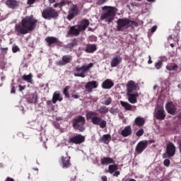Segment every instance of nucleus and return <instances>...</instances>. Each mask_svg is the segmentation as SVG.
<instances>
[{
	"label": "nucleus",
	"mask_w": 181,
	"mask_h": 181,
	"mask_svg": "<svg viewBox=\"0 0 181 181\" xmlns=\"http://www.w3.org/2000/svg\"><path fill=\"white\" fill-rule=\"evenodd\" d=\"M37 26V19L33 15L22 18L21 23L16 24L14 32L17 36H23L33 32Z\"/></svg>",
	"instance_id": "nucleus-1"
},
{
	"label": "nucleus",
	"mask_w": 181,
	"mask_h": 181,
	"mask_svg": "<svg viewBox=\"0 0 181 181\" xmlns=\"http://www.w3.org/2000/svg\"><path fill=\"white\" fill-rule=\"evenodd\" d=\"M103 13L100 16V21H105L107 23H111L115 19V15L118 12V8L115 6H105L102 8Z\"/></svg>",
	"instance_id": "nucleus-2"
},
{
	"label": "nucleus",
	"mask_w": 181,
	"mask_h": 181,
	"mask_svg": "<svg viewBox=\"0 0 181 181\" xmlns=\"http://www.w3.org/2000/svg\"><path fill=\"white\" fill-rule=\"evenodd\" d=\"M86 119L91 121L93 125H99L100 128H107V121L98 116L95 111H89L86 113Z\"/></svg>",
	"instance_id": "nucleus-3"
},
{
	"label": "nucleus",
	"mask_w": 181,
	"mask_h": 181,
	"mask_svg": "<svg viewBox=\"0 0 181 181\" xmlns=\"http://www.w3.org/2000/svg\"><path fill=\"white\" fill-rule=\"evenodd\" d=\"M71 124L74 129L84 132L86 130V117L82 115H78L71 120Z\"/></svg>",
	"instance_id": "nucleus-4"
},
{
	"label": "nucleus",
	"mask_w": 181,
	"mask_h": 181,
	"mask_svg": "<svg viewBox=\"0 0 181 181\" xmlns=\"http://www.w3.org/2000/svg\"><path fill=\"white\" fill-rule=\"evenodd\" d=\"M93 66H94V64L90 63L88 65L84 64L81 66H76L74 69L75 77H81L82 78H84V77H86V72L88 71Z\"/></svg>",
	"instance_id": "nucleus-5"
},
{
	"label": "nucleus",
	"mask_w": 181,
	"mask_h": 181,
	"mask_svg": "<svg viewBox=\"0 0 181 181\" xmlns=\"http://www.w3.org/2000/svg\"><path fill=\"white\" fill-rule=\"evenodd\" d=\"M42 16L44 19L50 21V19H57L59 18V13L52 7L45 8L42 12Z\"/></svg>",
	"instance_id": "nucleus-6"
},
{
	"label": "nucleus",
	"mask_w": 181,
	"mask_h": 181,
	"mask_svg": "<svg viewBox=\"0 0 181 181\" xmlns=\"http://www.w3.org/2000/svg\"><path fill=\"white\" fill-rule=\"evenodd\" d=\"M117 32H124L125 29H128V28L131 26V25H129V19L127 18L117 19Z\"/></svg>",
	"instance_id": "nucleus-7"
},
{
	"label": "nucleus",
	"mask_w": 181,
	"mask_h": 181,
	"mask_svg": "<svg viewBox=\"0 0 181 181\" xmlns=\"http://www.w3.org/2000/svg\"><path fill=\"white\" fill-rule=\"evenodd\" d=\"M80 13L78 10V6L76 4H73L68 11V15L66 16V19L69 21H73L74 18H76Z\"/></svg>",
	"instance_id": "nucleus-8"
},
{
	"label": "nucleus",
	"mask_w": 181,
	"mask_h": 181,
	"mask_svg": "<svg viewBox=\"0 0 181 181\" xmlns=\"http://www.w3.org/2000/svg\"><path fill=\"white\" fill-rule=\"evenodd\" d=\"M86 141V137L81 134H77L71 137L69 140V144H75V145H80Z\"/></svg>",
	"instance_id": "nucleus-9"
},
{
	"label": "nucleus",
	"mask_w": 181,
	"mask_h": 181,
	"mask_svg": "<svg viewBox=\"0 0 181 181\" xmlns=\"http://www.w3.org/2000/svg\"><path fill=\"white\" fill-rule=\"evenodd\" d=\"M81 32V31L80 30V28H78V26L77 25H72L69 28V30L66 33V37H70V36H79Z\"/></svg>",
	"instance_id": "nucleus-10"
},
{
	"label": "nucleus",
	"mask_w": 181,
	"mask_h": 181,
	"mask_svg": "<svg viewBox=\"0 0 181 181\" xmlns=\"http://www.w3.org/2000/svg\"><path fill=\"white\" fill-rule=\"evenodd\" d=\"M154 117L157 119H160V121H163L165 118H166V114H165V109L163 107L158 106L157 110H155Z\"/></svg>",
	"instance_id": "nucleus-11"
},
{
	"label": "nucleus",
	"mask_w": 181,
	"mask_h": 181,
	"mask_svg": "<svg viewBox=\"0 0 181 181\" xmlns=\"http://www.w3.org/2000/svg\"><path fill=\"white\" fill-rule=\"evenodd\" d=\"M146 148H148V141L142 140L137 144L135 151L137 153L141 154Z\"/></svg>",
	"instance_id": "nucleus-12"
},
{
	"label": "nucleus",
	"mask_w": 181,
	"mask_h": 181,
	"mask_svg": "<svg viewBox=\"0 0 181 181\" xmlns=\"http://www.w3.org/2000/svg\"><path fill=\"white\" fill-rule=\"evenodd\" d=\"M166 153L169 158L175 156V154L176 153V146L173 143L170 142L167 144Z\"/></svg>",
	"instance_id": "nucleus-13"
},
{
	"label": "nucleus",
	"mask_w": 181,
	"mask_h": 181,
	"mask_svg": "<svg viewBox=\"0 0 181 181\" xmlns=\"http://www.w3.org/2000/svg\"><path fill=\"white\" fill-rule=\"evenodd\" d=\"M73 60V56L70 54L64 55L62 58V60L59 61L57 64V66H66V64H69V63H71Z\"/></svg>",
	"instance_id": "nucleus-14"
},
{
	"label": "nucleus",
	"mask_w": 181,
	"mask_h": 181,
	"mask_svg": "<svg viewBox=\"0 0 181 181\" xmlns=\"http://www.w3.org/2000/svg\"><path fill=\"white\" fill-rule=\"evenodd\" d=\"M98 87V82L97 81H91L88 82L85 86V90L87 93H93V89Z\"/></svg>",
	"instance_id": "nucleus-15"
},
{
	"label": "nucleus",
	"mask_w": 181,
	"mask_h": 181,
	"mask_svg": "<svg viewBox=\"0 0 181 181\" xmlns=\"http://www.w3.org/2000/svg\"><path fill=\"white\" fill-rule=\"evenodd\" d=\"M70 159H71V157L70 156L61 157V163L62 165L63 169H69V168L71 166V162L70 161Z\"/></svg>",
	"instance_id": "nucleus-16"
},
{
	"label": "nucleus",
	"mask_w": 181,
	"mask_h": 181,
	"mask_svg": "<svg viewBox=\"0 0 181 181\" xmlns=\"http://www.w3.org/2000/svg\"><path fill=\"white\" fill-rule=\"evenodd\" d=\"M128 101L130 104H136L138 103V97H139V93L138 92H134V93H127Z\"/></svg>",
	"instance_id": "nucleus-17"
},
{
	"label": "nucleus",
	"mask_w": 181,
	"mask_h": 181,
	"mask_svg": "<svg viewBox=\"0 0 181 181\" xmlns=\"http://www.w3.org/2000/svg\"><path fill=\"white\" fill-rule=\"evenodd\" d=\"M121 63H122V57L119 55H117L113 57L111 59L110 66L111 67H118Z\"/></svg>",
	"instance_id": "nucleus-18"
},
{
	"label": "nucleus",
	"mask_w": 181,
	"mask_h": 181,
	"mask_svg": "<svg viewBox=\"0 0 181 181\" xmlns=\"http://www.w3.org/2000/svg\"><path fill=\"white\" fill-rule=\"evenodd\" d=\"M136 88H138V86L135 84V81H129L127 83V93H134V91H136Z\"/></svg>",
	"instance_id": "nucleus-19"
},
{
	"label": "nucleus",
	"mask_w": 181,
	"mask_h": 181,
	"mask_svg": "<svg viewBox=\"0 0 181 181\" xmlns=\"http://www.w3.org/2000/svg\"><path fill=\"white\" fill-rule=\"evenodd\" d=\"M165 109L167 112H168V114H170L171 115H175L177 110L175 105L173 104V102H169L168 103H167L165 105Z\"/></svg>",
	"instance_id": "nucleus-20"
},
{
	"label": "nucleus",
	"mask_w": 181,
	"mask_h": 181,
	"mask_svg": "<svg viewBox=\"0 0 181 181\" xmlns=\"http://www.w3.org/2000/svg\"><path fill=\"white\" fill-rule=\"evenodd\" d=\"M77 26L81 32H84L90 26V21L88 19H83Z\"/></svg>",
	"instance_id": "nucleus-21"
},
{
	"label": "nucleus",
	"mask_w": 181,
	"mask_h": 181,
	"mask_svg": "<svg viewBox=\"0 0 181 181\" xmlns=\"http://www.w3.org/2000/svg\"><path fill=\"white\" fill-rule=\"evenodd\" d=\"M5 5L10 9H16V8L19 6V1L16 0H6L5 1Z\"/></svg>",
	"instance_id": "nucleus-22"
},
{
	"label": "nucleus",
	"mask_w": 181,
	"mask_h": 181,
	"mask_svg": "<svg viewBox=\"0 0 181 181\" xmlns=\"http://www.w3.org/2000/svg\"><path fill=\"white\" fill-rule=\"evenodd\" d=\"M120 105H122V107H124V110L126 111H135V110H136V106L132 105L129 104L128 102L121 100Z\"/></svg>",
	"instance_id": "nucleus-23"
},
{
	"label": "nucleus",
	"mask_w": 181,
	"mask_h": 181,
	"mask_svg": "<svg viewBox=\"0 0 181 181\" xmlns=\"http://www.w3.org/2000/svg\"><path fill=\"white\" fill-rule=\"evenodd\" d=\"M114 87V83L111 79H106L102 83V88L110 90Z\"/></svg>",
	"instance_id": "nucleus-24"
},
{
	"label": "nucleus",
	"mask_w": 181,
	"mask_h": 181,
	"mask_svg": "<svg viewBox=\"0 0 181 181\" xmlns=\"http://www.w3.org/2000/svg\"><path fill=\"white\" fill-rule=\"evenodd\" d=\"M57 101H63V97L60 94V91H55L52 95V103L56 104Z\"/></svg>",
	"instance_id": "nucleus-25"
},
{
	"label": "nucleus",
	"mask_w": 181,
	"mask_h": 181,
	"mask_svg": "<svg viewBox=\"0 0 181 181\" xmlns=\"http://www.w3.org/2000/svg\"><path fill=\"white\" fill-rule=\"evenodd\" d=\"M78 40H77V38H74L72 41L66 45L64 46V49H69L70 52L73 50L74 47H76V46H78Z\"/></svg>",
	"instance_id": "nucleus-26"
},
{
	"label": "nucleus",
	"mask_w": 181,
	"mask_h": 181,
	"mask_svg": "<svg viewBox=\"0 0 181 181\" xmlns=\"http://www.w3.org/2000/svg\"><path fill=\"white\" fill-rule=\"evenodd\" d=\"M121 135L124 138L132 135V128L131 127V126L125 127L124 129L122 130Z\"/></svg>",
	"instance_id": "nucleus-27"
},
{
	"label": "nucleus",
	"mask_w": 181,
	"mask_h": 181,
	"mask_svg": "<svg viewBox=\"0 0 181 181\" xmlns=\"http://www.w3.org/2000/svg\"><path fill=\"white\" fill-rule=\"evenodd\" d=\"M100 163L104 166V165H111V163L114 164L115 163V161L112 158L103 157V158L100 159Z\"/></svg>",
	"instance_id": "nucleus-28"
},
{
	"label": "nucleus",
	"mask_w": 181,
	"mask_h": 181,
	"mask_svg": "<svg viewBox=\"0 0 181 181\" xmlns=\"http://www.w3.org/2000/svg\"><path fill=\"white\" fill-rule=\"evenodd\" d=\"M27 102L29 104H37V94L33 93L29 95L27 98Z\"/></svg>",
	"instance_id": "nucleus-29"
},
{
	"label": "nucleus",
	"mask_w": 181,
	"mask_h": 181,
	"mask_svg": "<svg viewBox=\"0 0 181 181\" xmlns=\"http://www.w3.org/2000/svg\"><path fill=\"white\" fill-rule=\"evenodd\" d=\"M99 142H102L105 145H108L111 142V134H104L100 139Z\"/></svg>",
	"instance_id": "nucleus-30"
},
{
	"label": "nucleus",
	"mask_w": 181,
	"mask_h": 181,
	"mask_svg": "<svg viewBox=\"0 0 181 181\" xmlns=\"http://www.w3.org/2000/svg\"><path fill=\"white\" fill-rule=\"evenodd\" d=\"M97 50V45L95 44H88L85 49L86 53H94Z\"/></svg>",
	"instance_id": "nucleus-31"
},
{
	"label": "nucleus",
	"mask_w": 181,
	"mask_h": 181,
	"mask_svg": "<svg viewBox=\"0 0 181 181\" xmlns=\"http://www.w3.org/2000/svg\"><path fill=\"white\" fill-rule=\"evenodd\" d=\"M134 124L137 127H144L145 125V118L137 117L134 119Z\"/></svg>",
	"instance_id": "nucleus-32"
},
{
	"label": "nucleus",
	"mask_w": 181,
	"mask_h": 181,
	"mask_svg": "<svg viewBox=\"0 0 181 181\" xmlns=\"http://www.w3.org/2000/svg\"><path fill=\"white\" fill-rule=\"evenodd\" d=\"M57 40V37H50V36H47L45 38V42L47 43L48 46H52V45H55L56 41Z\"/></svg>",
	"instance_id": "nucleus-33"
},
{
	"label": "nucleus",
	"mask_w": 181,
	"mask_h": 181,
	"mask_svg": "<svg viewBox=\"0 0 181 181\" xmlns=\"http://www.w3.org/2000/svg\"><path fill=\"white\" fill-rule=\"evenodd\" d=\"M118 170V165L117 164L114 165H110L108 167V170H107V173H110V175H112L114 172Z\"/></svg>",
	"instance_id": "nucleus-34"
},
{
	"label": "nucleus",
	"mask_w": 181,
	"mask_h": 181,
	"mask_svg": "<svg viewBox=\"0 0 181 181\" xmlns=\"http://www.w3.org/2000/svg\"><path fill=\"white\" fill-rule=\"evenodd\" d=\"M33 76H32V74H30L29 75L24 74L22 76V80L24 81H27V83H32V78Z\"/></svg>",
	"instance_id": "nucleus-35"
},
{
	"label": "nucleus",
	"mask_w": 181,
	"mask_h": 181,
	"mask_svg": "<svg viewBox=\"0 0 181 181\" xmlns=\"http://www.w3.org/2000/svg\"><path fill=\"white\" fill-rule=\"evenodd\" d=\"M109 109L107 106H100L98 109L99 114H107L108 112Z\"/></svg>",
	"instance_id": "nucleus-36"
},
{
	"label": "nucleus",
	"mask_w": 181,
	"mask_h": 181,
	"mask_svg": "<svg viewBox=\"0 0 181 181\" xmlns=\"http://www.w3.org/2000/svg\"><path fill=\"white\" fill-rule=\"evenodd\" d=\"M70 90V86H66L63 90V94L65 95L66 98H70V93H69Z\"/></svg>",
	"instance_id": "nucleus-37"
},
{
	"label": "nucleus",
	"mask_w": 181,
	"mask_h": 181,
	"mask_svg": "<svg viewBox=\"0 0 181 181\" xmlns=\"http://www.w3.org/2000/svg\"><path fill=\"white\" fill-rule=\"evenodd\" d=\"M59 5L61 6V8L62 6H66V5H70V1H69V0H62L59 2Z\"/></svg>",
	"instance_id": "nucleus-38"
},
{
	"label": "nucleus",
	"mask_w": 181,
	"mask_h": 181,
	"mask_svg": "<svg viewBox=\"0 0 181 181\" xmlns=\"http://www.w3.org/2000/svg\"><path fill=\"white\" fill-rule=\"evenodd\" d=\"M162 66H163V62H162V61L160 60L155 64V67L157 70H159L162 67Z\"/></svg>",
	"instance_id": "nucleus-39"
},
{
	"label": "nucleus",
	"mask_w": 181,
	"mask_h": 181,
	"mask_svg": "<svg viewBox=\"0 0 181 181\" xmlns=\"http://www.w3.org/2000/svg\"><path fill=\"white\" fill-rule=\"evenodd\" d=\"M109 111L113 115H115V114H118V112H119V110H118V108H114V107H111Z\"/></svg>",
	"instance_id": "nucleus-40"
},
{
	"label": "nucleus",
	"mask_w": 181,
	"mask_h": 181,
	"mask_svg": "<svg viewBox=\"0 0 181 181\" xmlns=\"http://www.w3.org/2000/svg\"><path fill=\"white\" fill-rule=\"evenodd\" d=\"M19 50H21V49L19 48V47H18V45H14L12 47L13 53H18Z\"/></svg>",
	"instance_id": "nucleus-41"
},
{
	"label": "nucleus",
	"mask_w": 181,
	"mask_h": 181,
	"mask_svg": "<svg viewBox=\"0 0 181 181\" xmlns=\"http://www.w3.org/2000/svg\"><path fill=\"white\" fill-rule=\"evenodd\" d=\"M144 129H140L136 133V136H142V135H144Z\"/></svg>",
	"instance_id": "nucleus-42"
},
{
	"label": "nucleus",
	"mask_w": 181,
	"mask_h": 181,
	"mask_svg": "<svg viewBox=\"0 0 181 181\" xmlns=\"http://www.w3.org/2000/svg\"><path fill=\"white\" fill-rule=\"evenodd\" d=\"M129 25H131V26H129V28H132V26H138V23L135 21H131L129 20Z\"/></svg>",
	"instance_id": "nucleus-43"
},
{
	"label": "nucleus",
	"mask_w": 181,
	"mask_h": 181,
	"mask_svg": "<svg viewBox=\"0 0 181 181\" xmlns=\"http://www.w3.org/2000/svg\"><path fill=\"white\" fill-rule=\"evenodd\" d=\"M55 45H57V46H59V47H63V42L59 40V38H57V41H55Z\"/></svg>",
	"instance_id": "nucleus-44"
},
{
	"label": "nucleus",
	"mask_w": 181,
	"mask_h": 181,
	"mask_svg": "<svg viewBox=\"0 0 181 181\" xmlns=\"http://www.w3.org/2000/svg\"><path fill=\"white\" fill-rule=\"evenodd\" d=\"M112 103V99L111 98H109L106 100H105V105H110Z\"/></svg>",
	"instance_id": "nucleus-45"
},
{
	"label": "nucleus",
	"mask_w": 181,
	"mask_h": 181,
	"mask_svg": "<svg viewBox=\"0 0 181 181\" xmlns=\"http://www.w3.org/2000/svg\"><path fill=\"white\" fill-rule=\"evenodd\" d=\"M163 163H164V166H169L170 165V160L169 159H165L163 161Z\"/></svg>",
	"instance_id": "nucleus-46"
},
{
	"label": "nucleus",
	"mask_w": 181,
	"mask_h": 181,
	"mask_svg": "<svg viewBox=\"0 0 181 181\" xmlns=\"http://www.w3.org/2000/svg\"><path fill=\"white\" fill-rule=\"evenodd\" d=\"M105 2H107V0H98L97 1V4L98 5H104V4H105Z\"/></svg>",
	"instance_id": "nucleus-47"
},
{
	"label": "nucleus",
	"mask_w": 181,
	"mask_h": 181,
	"mask_svg": "<svg viewBox=\"0 0 181 181\" xmlns=\"http://www.w3.org/2000/svg\"><path fill=\"white\" fill-rule=\"evenodd\" d=\"M71 97L74 100H77V99L80 98V95H78V94H74V93L71 94Z\"/></svg>",
	"instance_id": "nucleus-48"
},
{
	"label": "nucleus",
	"mask_w": 181,
	"mask_h": 181,
	"mask_svg": "<svg viewBox=\"0 0 181 181\" xmlns=\"http://www.w3.org/2000/svg\"><path fill=\"white\" fill-rule=\"evenodd\" d=\"M53 103L52 100H47L46 102V105L48 106V107H53V104L52 103Z\"/></svg>",
	"instance_id": "nucleus-49"
},
{
	"label": "nucleus",
	"mask_w": 181,
	"mask_h": 181,
	"mask_svg": "<svg viewBox=\"0 0 181 181\" xmlns=\"http://www.w3.org/2000/svg\"><path fill=\"white\" fill-rule=\"evenodd\" d=\"M156 29H158V26L153 25V26L151 28V33H153L156 32Z\"/></svg>",
	"instance_id": "nucleus-50"
},
{
	"label": "nucleus",
	"mask_w": 181,
	"mask_h": 181,
	"mask_svg": "<svg viewBox=\"0 0 181 181\" xmlns=\"http://www.w3.org/2000/svg\"><path fill=\"white\" fill-rule=\"evenodd\" d=\"M36 1V0H28V5H33V4Z\"/></svg>",
	"instance_id": "nucleus-51"
},
{
	"label": "nucleus",
	"mask_w": 181,
	"mask_h": 181,
	"mask_svg": "<svg viewBox=\"0 0 181 181\" xmlns=\"http://www.w3.org/2000/svg\"><path fill=\"white\" fill-rule=\"evenodd\" d=\"M18 88H19V89H18L19 91H23V90H25V88L26 87H25V86H22V85H19V86H18Z\"/></svg>",
	"instance_id": "nucleus-52"
},
{
	"label": "nucleus",
	"mask_w": 181,
	"mask_h": 181,
	"mask_svg": "<svg viewBox=\"0 0 181 181\" xmlns=\"http://www.w3.org/2000/svg\"><path fill=\"white\" fill-rule=\"evenodd\" d=\"M54 8H59V9H62V6H60V3H56L54 4Z\"/></svg>",
	"instance_id": "nucleus-53"
},
{
	"label": "nucleus",
	"mask_w": 181,
	"mask_h": 181,
	"mask_svg": "<svg viewBox=\"0 0 181 181\" xmlns=\"http://www.w3.org/2000/svg\"><path fill=\"white\" fill-rule=\"evenodd\" d=\"M119 175H120L119 171H115V173L113 174V176H115V177H118Z\"/></svg>",
	"instance_id": "nucleus-54"
},
{
	"label": "nucleus",
	"mask_w": 181,
	"mask_h": 181,
	"mask_svg": "<svg viewBox=\"0 0 181 181\" xmlns=\"http://www.w3.org/2000/svg\"><path fill=\"white\" fill-rule=\"evenodd\" d=\"M166 69L168 70L169 71H172V65H167Z\"/></svg>",
	"instance_id": "nucleus-55"
},
{
	"label": "nucleus",
	"mask_w": 181,
	"mask_h": 181,
	"mask_svg": "<svg viewBox=\"0 0 181 181\" xmlns=\"http://www.w3.org/2000/svg\"><path fill=\"white\" fill-rule=\"evenodd\" d=\"M11 94H15L16 90H15V86H13L11 90Z\"/></svg>",
	"instance_id": "nucleus-56"
},
{
	"label": "nucleus",
	"mask_w": 181,
	"mask_h": 181,
	"mask_svg": "<svg viewBox=\"0 0 181 181\" xmlns=\"http://www.w3.org/2000/svg\"><path fill=\"white\" fill-rule=\"evenodd\" d=\"M101 180H102V181H107V176L103 175V176L101 177Z\"/></svg>",
	"instance_id": "nucleus-57"
},
{
	"label": "nucleus",
	"mask_w": 181,
	"mask_h": 181,
	"mask_svg": "<svg viewBox=\"0 0 181 181\" xmlns=\"http://www.w3.org/2000/svg\"><path fill=\"white\" fill-rule=\"evenodd\" d=\"M5 181H15V180L12 177H8Z\"/></svg>",
	"instance_id": "nucleus-58"
},
{
	"label": "nucleus",
	"mask_w": 181,
	"mask_h": 181,
	"mask_svg": "<svg viewBox=\"0 0 181 181\" xmlns=\"http://www.w3.org/2000/svg\"><path fill=\"white\" fill-rule=\"evenodd\" d=\"M148 58H149V59L148 61V64H152L153 62H152V59L151 58V55L148 56Z\"/></svg>",
	"instance_id": "nucleus-59"
},
{
	"label": "nucleus",
	"mask_w": 181,
	"mask_h": 181,
	"mask_svg": "<svg viewBox=\"0 0 181 181\" xmlns=\"http://www.w3.org/2000/svg\"><path fill=\"white\" fill-rule=\"evenodd\" d=\"M176 69H177V65H176V64L171 66V70L175 71V70H176Z\"/></svg>",
	"instance_id": "nucleus-60"
},
{
	"label": "nucleus",
	"mask_w": 181,
	"mask_h": 181,
	"mask_svg": "<svg viewBox=\"0 0 181 181\" xmlns=\"http://www.w3.org/2000/svg\"><path fill=\"white\" fill-rule=\"evenodd\" d=\"M149 144H155V140L151 139L148 141Z\"/></svg>",
	"instance_id": "nucleus-61"
},
{
	"label": "nucleus",
	"mask_w": 181,
	"mask_h": 181,
	"mask_svg": "<svg viewBox=\"0 0 181 181\" xmlns=\"http://www.w3.org/2000/svg\"><path fill=\"white\" fill-rule=\"evenodd\" d=\"M1 52H4V50H8V47L4 48V47H1L0 48Z\"/></svg>",
	"instance_id": "nucleus-62"
},
{
	"label": "nucleus",
	"mask_w": 181,
	"mask_h": 181,
	"mask_svg": "<svg viewBox=\"0 0 181 181\" xmlns=\"http://www.w3.org/2000/svg\"><path fill=\"white\" fill-rule=\"evenodd\" d=\"M177 118H178V119H181V113L177 115Z\"/></svg>",
	"instance_id": "nucleus-63"
},
{
	"label": "nucleus",
	"mask_w": 181,
	"mask_h": 181,
	"mask_svg": "<svg viewBox=\"0 0 181 181\" xmlns=\"http://www.w3.org/2000/svg\"><path fill=\"white\" fill-rule=\"evenodd\" d=\"M179 150H180V153H181V142L179 144Z\"/></svg>",
	"instance_id": "nucleus-64"
}]
</instances>
